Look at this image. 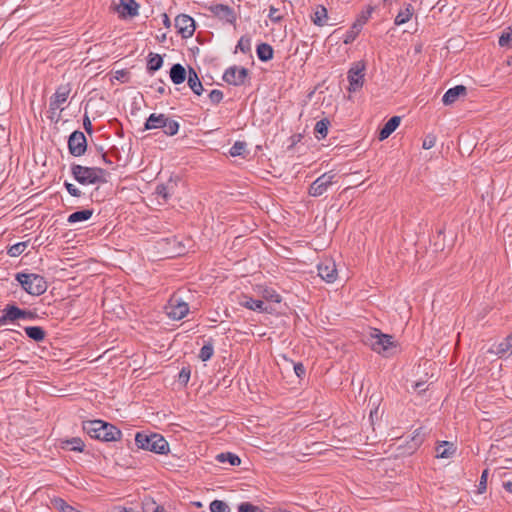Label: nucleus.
I'll use <instances>...</instances> for the list:
<instances>
[{"mask_svg": "<svg viewBox=\"0 0 512 512\" xmlns=\"http://www.w3.org/2000/svg\"><path fill=\"white\" fill-rule=\"evenodd\" d=\"M139 5L135 0H120L118 12L123 16L134 17L138 15Z\"/></svg>", "mask_w": 512, "mask_h": 512, "instance_id": "obj_21", "label": "nucleus"}, {"mask_svg": "<svg viewBox=\"0 0 512 512\" xmlns=\"http://www.w3.org/2000/svg\"><path fill=\"white\" fill-rule=\"evenodd\" d=\"M136 445L144 450H148L157 454H167L169 452V444L160 434H144L138 432L135 436Z\"/></svg>", "mask_w": 512, "mask_h": 512, "instance_id": "obj_3", "label": "nucleus"}, {"mask_svg": "<svg viewBox=\"0 0 512 512\" xmlns=\"http://www.w3.org/2000/svg\"><path fill=\"white\" fill-rule=\"evenodd\" d=\"M361 29H362V27H355V23H354L353 26L351 27V29L349 31H347L345 38H344V43L345 44L352 43L356 39V37L359 34Z\"/></svg>", "mask_w": 512, "mask_h": 512, "instance_id": "obj_40", "label": "nucleus"}, {"mask_svg": "<svg viewBox=\"0 0 512 512\" xmlns=\"http://www.w3.org/2000/svg\"><path fill=\"white\" fill-rule=\"evenodd\" d=\"M423 386H424V383H422V382H417V383L415 384V389H417L419 392H422V391H424V390H425V389L423 388Z\"/></svg>", "mask_w": 512, "mask_h": 512, "instance_id": "obj_57", "label": "nucleus"}, {"mask_svg": "<svg viewBox=\"0 0 512 512\" xmlns=\"http://www.w3.org/2000/svg\"><path fill=\"white\" fill-rule=\"evenodd\" d=\"M223 96V92L218 89H214L209 93V99L215 105L219 104L222 101Z\"/></svg>", "mask_w": 512, "mask_h": 512, "instance_id": "obj_43", "label": "nucleus"}, {"mask_svg": "<svg viewBox=\"0 0 512 512\" xmlns=\"http://www.w3.org/2000/svg\"><path fill=\"white\" fill-rule=\"evenodd\" d=\"M373 8L369 7L366 11L362 12L360 17L355 22V27H362L372 14Z\"/></svg>", "mask_w": 512, "mask_h": 512, "instance_id": "obj_41", "label": "nucleus"}, {"mask_svg": "<svg viewBox=\"0 0 512 512\" xmlns=\"http://www.w3.org/2000/svg\"><path fill=\"white\" fill-rule=\"evenodd\" d=\"M401 118L399 116L391 117L379 132V140L383 141L387 139L400 125Z\"/></svg>", "mask_w": 512, "mask_h": 512, "instance_id": "obj_22", "label": "nucleus"}, {"mask_svg": "<svg viewBox=\"0 0 512 512\" xmlns=\"http://www.w3.org/2000/svg\"><path fill=\"white\" fill-rule=\"evenodd\" d=\"M83 126H84V129L86 130V132L88 134H92V132H93L92 124H91V121H90L88 116L84 117V119H83Z\"/></svg>", "mask_w": 512, "mask_h": 512, "instance_id": "obj_53", "label": "nucleus"}, {"mask_svg": "<svg viewBox=\"0 0 512 512\" xmlns=\"http://www.w3.org/2000/svg\"><path fill=\"white\" fill-rule=\"evenodd\" d=\"M499 45L501 47H512V30L509 29L508 31H504L501 36L499 37L498 41Z\"/></svg>", "mask_w": 512, "mask_h": 512, "instance_id": "obj_37", "label": "nucleus"}, {"mask_svg": "<svg viewBox=\"0 0 512 512\" xmlns=\"http://www.w3.org/2000/svg\"><path fill=\"white\" fill-rule=\"evenodd\" d=\"M35 317H36V315H35L34 312L21 309L20 319H30V320H33V319H35Z\"/></svg>", "mask_w": 512, "mask_h": 512, "instance_id": "obj_52", "label": "nucleus"}, {"mask_svg": "<svg viewBox=\"0 0 512 512\" xmlns=\"http://www.w3.org/2000/svg\"><path fill=\"white\" fill-rule=\"evenodd\" d=\"M71 173L75 180L82 185L97 184L105 182V170L98 167H86L74 164Z\"/></svg>", "mask_w": 512, "mask_h": 512, "instance_id": "obj_2", "label": "nucleus"}, {"mask_svg": "<svg viewBox=\"0 0 512 512\" xmlns=\"http://www.w3.org/2000/svg\"><path fill=\"white\" fill-rule=\"evenodd\" d=\"M487 476H488V470H484V471L482 472L481 479H480V490H481L482 488H483V489H485V488H486Z\"/></svg>", "mask_w": 512, "mask_h": 512, "instance_id": "obj_54", "label": "nucleus"}, {"mask_svg": "<svg viewBox=\"0 0 512 512\" xmlns=\"http://www.w3.org/2000/svg\"><path fill=\"white\" fill-rule=\"evenodd\" d=\"M467 88L463 85H457L453 88L448 89L443 95L442 101L445 105L453 104L459 96H465Z\"/></svg>", "mask_w": 512, "mask_h": 512, "instance_id": "obj_19", "label": "nucleus"}, {"mask_svg": "<svg viewBox=\"0 0 512 512\" xmlns=\"http://www.w3.org/2000/svg\"><path fill=\"white\" fill-rule=\"evenodd\" d=\"M102 158L106 161V155L102 154Z\"/></svg>", "mask_w": 512, "mask_h": 512, "instance_id": "obj_62", "label": "nucleus"}, {"mask_svg": "<svg viewBox=\"0 0 512 512\" xmlns=\"http://www.w3.org/2000/svg\"><path fill=\"white\" fill-rule=\"evenodd\" d=\"M166 314L173 320H180L184 318L189 312V306L186 302L181 301L175 296L171 297L168 305L165 307Z\"/></svg>", "mask_w": 512, "mask_h": 512, "instance_id": "obj_10", "label": "nucleus"}, {"mask_svg": "<svg viewBox=\"0 0 512 512\" xmlns=\"http://www.w3.org/2000/svg\"><path fill=\"white\" fill-rule=\"evenodd\" d=\"M156 193L158 196L162 197L164 200H167L170 196L168 186L158 185L156 188Z\"/></svg>", "mask_w": 512, "mask_h": 512, "instance_id": "obj_47", "label": "nucleus"}, {"mask_svg": "<svg viewBox=\"0 0 512 512\" xmlns=\"http://www.w3.org/2000/svg\"><path fill=\"white\" fill-rule=\"evenodd\" d=\"M240 304L245 308L257 312H270L272 310L271 307L265 305L264 301L259 299H253L252 297L248 296H244Z\"/></svg>", "mask_w": 512, "mask_h": 512, "instance_id": "obj_17", "label": "nucleus"}, {"mask_svg": "<svg viewBox=\"0 0 512 512\" xmlns=\"http://www.w3.org/2000/svg\"><path fill=\"white\" fill-rule=\"evenodd\" d=\"M209 11L220 21L228 24H235L237 13L235 9L226 4H214L209 6Z\"/></svg>", "mask_w": 512, "mask_h": 512, "instance_id": "obj_9", "label": "nucleus"}, {"mask_svg": "<svg viewBox=\"0 0 512 512\" xmlns=\"http://www.w3.org/2000/svg\"><path fill=\"white\" fill-rule=\"evenodd\" d=\"M256 52L258 58L264 62L271 60L274 54L272 46L267 43L259 44L257 46Z\"/></svg>", "mask_w": 512, "mask_h": 512, "instance_id": "obj_25", "label": "nucleus"}, {"mask_svg": "<svg viewBox=\"0 0 512 512\" xmlns=\"http://www.w3.org/2000/svg\"><path fill=\"white\" fill-rule=\"evenodd\" d=\"M16 280L30 295L39 296L46 292L48 285L45 278L34 273H17Z\"/></svg>", "mask_w": 512, "mask_h": 512, "instance_id": "obj_4", "label": "nucleus"}, {"mask_svg": "<svg viewBox=\"0 0 512 512\" xmlns=\"http://www.w3.org/2000/svg\"><path fill=\"white\" fill-rule=\"evenodd\" d=\"M268 17L272 22H280L283 18L282 14L280 13L278 8H275L274 6H270L269 9V15Z\"/></svg>", "mask_w": 512, "mask_h": 512, "instance_id": "obj_45", "label": "nucleus"}, {"mask_svg": "<svg viewBox=\"0 0 512 512\" xmlns=\"http://www.w3.org/2000/svg\"><path fill=\"white\" fill-rule=\"evenodd\" d=\"M436 137L434 135H428L423 141L422 147L426 150L431 149L435 146Z\"/></svg>", "mask_w": 512, "mask_h": 512, "instance_id": "obj_48", "label": "nucleus"}, {"mask_svg": "<svg viewBox=\"0 0 512 512\" xmlns=\"http://www.w3.org/2000/svg\"><path fill=\"white\" fill-rule=\"evenodd\" d=\"M190 378V370L187 368H182V370L179 373V379L185 383L189 381Z\"/></svg>", "mask_w": 512, "mask_h": 512, "instance_id": "obj_51", "label": "nucleus"}, {"mask_svg": "<svg viewBox=\"0 0 512 512\" xmlns=\"http://www.w3.org/2000/svg\"><path fill=\"white\" fill-rule=\"evenodd\" d=\"M159 250L168 258L181 255L184 252V246L175 237L165 238L158 242Z\"/></svg>", "mask_w": 512, "mask_h": 512, "instance_id": "obj_14", "label": "nucleus"}, {"mask_svg": "<svg viewBox=\"0 0 512 512\" xmlns=\"http://www.w3.org/2000/svg\"><path fill=\"white\" fill-rule=\"evenodd\" d=\"M503 487L507 492L512 493V482L511 481L504 482Z\"/></svg>", "mask_w": 512, "mask_h": 512, "instance_id": "obj_56", "label": "nucleus"}, {"mask_svg": "<svg viewBox=\"0 0 512 512\" xmlns=\"http://www.w3.org/2000/svg\"><path fill=\"white\" fill-rule=\"evenodd\" d=\"M263 297L267 300V301H270V302H274V303H280L281 301V297L279 294H277L275 291L273 290H265L264 291V294H263Z\"/></svg>", "mask_w": 512, "mask_h": 512, "instance_id": "obj_44", "label": "nucleus"}, {"mask_svg": "<svg viewBox=\"0 0 512 512\" xmlns=\"http://www.w3.org/2000/svg\"><path fill=\"white\" fill-rule=\"evenodd\" d=\"M71 84L65 83L61 84L57 87L54 95L50 98L49 107L51 110L55 111L57 109L63 110L61 105L65 103L71 93Z\"/></svg>", "mask_w": 512, "mask_h": 512, "instance_id": "obj_15", "label": "nucleus"}, {"mask_svg": "<svg viewBox=\"0 0 512 512\" xmlns=\"http://www.w3.org/2000/svg\"><path fill=\"white\" fill-rule=\"evenodd\" d=\"M63 444L65 445L64 447H66L67 449L77 452H82L85 446L84 442L78 437L68 439L64 441Z\"/></svg>", "mask_w": 512, "mask_h": 512, "instance_id": "obj_34", "label": "nucleus"}, {"mask_svg": "<svg viewBox=\"0 0 512 512\" xmlns=\"http://www.w3.org/2000/svg\"><path fill=\"white\" fill-rule=\"evenodd\" d=\"M328 14L327 9L324 6H317L313 16L312 21L317 26H324L327 24Z\"/></svg>", "mask_w": 512, "mask_h": 512, "instance_id": "obj_26", "label": "nucleus"}, {"mask_svg": "<svg viewBox=\"0 0 512 512\" xmlns=\"http://www.w3.org/2000/svg\"><path fill=\"white\" fill-rule=\"evenodd\" d=\"M336 174L332 172H326L319 176L309 187V195L312 197H319L323 195L329 186L334 182Z\"/></svg>", "mask_w": 512, "mask_h": 512, "instance_id": "obj_7", "label": "nucleus"}, {"mask_svg": "<svg viewBox=\"0 0 512 512\" xmlns=\"http://www.w3.org/2000/svg\"><path fill=\"white\" fill-rule=\"evenodd\" d=\"M83 430L91 438L104 442L118 441L122 437V432L116 426L102 420L83 422Z\"/></svg>", "mask_w": 512, "mask_h": 512, "instance_id": "obj_1", "label": "nucleus"}, {"mask_svg": "<svg viewBox=\"0 0 512 512\" xmlns=\"http://www.w3.org/2000/svg\"><path fill=\"white\" fill-rule=\"evenodd\" d=\"M68 149L71 155L79 157L86 152L87 140L83 132L74 131L68 139Z\"/></svg>", "mask_w": 512, "mask_h": 512, "instance_id": "obj_11", "label": "nucleus"}, {"mask_svg": "<svg viewBox=\"0 0 512 512\" xmlns=\"http://www.w3.org/2000/svg\"><path fill=\"white\" fill-rule=\"evenodd\" d=\"M158 92H159L160 94H163V93L165 92L164 87H162V86H161V87H159V88H158Z\"/></svg>", "mask_w": 512, "mask_h": 512, "instance_id": "obj_59", "label": "nucleus"}, {"mask_svg": "<svg viewBox=\"0 0 512 512\" xmlns=\"http://www.w3.org/2000/svg\"><path fill=\"white\" fill-rule=\"evenodd\" d=\"M247 77L248 69L238 66L229 67L223 75L224 81L234 86L243 85Z\"/></svg>", "mask_w": 512, "mask_h": 512, "instance_id": "obj_13", "label": "nucleus"}, {"mask_svg": "<svg viewBox=\"0 0 512 512\" xmlns=\"http://www.w3.org/2000/svg\"><path fill=\"white\" fill-rule=\"evenodd\" d=\"M216 459L220 463H224L228 461L232 466H239L241 464V459L233 453H220L216 456Z\"/></svg>", "mask_w": 512, "mask_h": 512, "instance_id": "obj_32", "label": "nucleus"}, {"mask_svg": "<svg viewBox=\"0 0 512 512\" xmlns=\"http://www.w3.org/2000/svg\"><path fill=\"white\" fill-rule=\"evenodd\" d=\"M442 234H443V231H442V230H439V232H438V237H440Z\"/></svg>", "mask_w": 512, "mask_h": 512, "instance_id": "obj_61", "label": "nucleus"}, {"mask_svg": "<svg viewBox=\"0 0 512 512\" xmlns=\"http://www.w3.org/2000/svg\"><path fill=\"white\" fill-rule=\"evenodd\" d=\"M237 48L240 49L243 53H246L250 50V41L249 39H245L242 37L237 44Z\"/></svg>", "mask_w": 512, "mask_h": 512, "instance_id": "obj_49", "label": "nucleus"}, {"mask_svg": "<svg viewBox=\"0 0 512 512\" xmlns=\"http://www.w3.org/2000/svg\"><path fill=\"white\" fill-rule=\"evenodd\" d=\"M371 348L381 354L386 353L392 347H394V342L392 340V336L383 334L379 330L375 329L373 333H371Z\"/></svg>", "mask_w": 512, "mask_h": 512, "instance_id": "obj_8", "label": "nucleus"}, {"mask_svg": "<svg viewBox=\"0 0 512 512\" xmlns=\"http://www.w3.org/2000/svg\"><path fill=\"white\" fill-rule=\"evenodd\" d=\"M163 17V25L167 28H169L171 26V21H170V18L168 17V15L166 13H164L162 15Z\"/></svg>", "mask_w": 512, "mask_h": 512, "instance_id": "obj_55", "label": "nucleus"}, {"mask_svg": "<svg viewBox=\"0 0 512 512\" xmlns=\"http://www.w3.org/2000/svg\"><path fill=\"white\" fill-rule=\"evenodd\" d=\"M163 129V132L168 136L177 134L179 130V123L170 119L164 114L152 113L145 122V130Z\"/></svg>", "mask_w": 512, "mask_h": 512, "instance_id": "obj_5", "label": "nucleus"}, {"mask_svg": "<svg viewBox=\"0 0 512 512\" xmlns=\"http://www.w3.org/2000/svg\"><path fill=\"white\" fill-rule=\"evenodd\" d=\"M4 355H3V349L0 347V359L3 358Z\"/></svg>", "mask_w": 512, "mask_h": 512, "instance_id": "obj_60", "label": "nucleus"}, {"mask_svg": "<svg viewBox=\"0 0 512 512\" xmlns=\"http://www.w3.org/2000/svg\"><path fill=\"white\" fill-rule=\"evenodd\" d=\"M145 512H148L147 510ZM152 512H165L163 507H156Z\"/></svg>", "mask_w": 512, "mask_h": 512, "instance_id": "obj_58", "label": "nucleus"}, {"mask_svg": "<svg viewBox=\"0 0 512 512\" xmlns=\"http://www.w3.org/2000/svg\"><path fill=\"white\" fill-rule=\"evenodd\" d=\"M294 371L298 377H303L305 375V367L302 363L294 364Z\"/></svg>", "mask_w": 512, "mask_h": 512, "instance_id": "obj_50", "label": "nucleus"}, {"mask_svg": "<svg viewBox=\"0 0 512 512\" xmlns=\"http://www.w3.org/2000/svg\"><path fill=\"white\" fill-rule=\"evenodd\" d=\"M2 312L3 314L0 316V326L20 319L21 309L15 305H7Z\"/></svg>", "mask_w": 512, "mask_h": 512, "instance_id": "obj_20", "label": "nucleus"}, {"mask_svg": "<svg viewBox=\"0 0 512 512\" xmlns=\"http://www.w3.org/2000/svg\"><path fill=\"white\" fill-rule=\"evenodd\" d=\"M413 7L411 4H407L403 10H400L397 16L395 17V25L399 26L405 24L410 20L413 15Z\"/></svg>", "mask_w": 512, "mask_h": 512, "instance_id": "obj_28", "label": "nucleus"}, {"mask_svg": "<svg viewBox=\"0 0 512 512\" xmlns=\"http://www.w3.org/2000/svg\"><path fill=\"white\" fill-rule=\"evenodd\" d=\"M329 125H330V121L326 118L322 119L316 123L314 131H315L316 137L318 139L326 138V136L328 134Z\"/></svg>", "mask_w": 512, "mask_h": 512, "instance_id": "obj_31", "label": "nucleus"}, {"mask_svg": "<svg viewBox=\"0 0 512 512\" xmlns=\"http://www.w3.org/2000/svg\"><path fill=\"white\" fill-rule=\"evenodd\" d=\"M64 185L71 196L80 197L82 195V192L72 183L65 182Z\"/></svg>", "mask_w": 512, "mask_h": 512, "instance_id": "obj_46", "label": "nucleus"}, {"mask_svg": "<svg viewBox=\"0 0 512 512\" xmlns=\"http://www.w3.org/2000/svg\"><path fill=\"white\" fill-rule=\"evenodd\" d=\"M366 65L364 61L355 62L348 71L349 91L355 92L363 86L364 71Z\"/></svg>", "mask_w": 512, "mask_h": 512, "instance_id": "obj_6", "label": "nucleus"}, {"mask_svg": "<svg viewBox=\"0 0 512 512\" xmlns=\"http://www.w3.org/2000/svg\"><path fill=\"white\" fill-rule=\"evenodd\" d=\"M163 59L159 54H149L148 62H147V69L149 71L155 72L159 70L162 67Z\"/></svg>", "mask_w": 512, "mask_h": 512, "instance_id": "obj_33", "label": "nucleus"}, {"mask_svg": "<svg viewBox=\"0 0 512 512\" xmlns=\"http://www.w3.org/2000/svg\"><path fill=\"white\" fill-rule=\"evenodd\" d=\"M175 27L182 38H190L195 32V21L187 14H180L175 18Z\"/></svg>", "mask_w": 512, "mask_h": 512, "instance_id": "obj_12", "label": "nucleus"}, {"mask_svg": "<svg viewBox=\"0 0 512 512\" xmlns=\"http://www.w3.org/2000/svg\"><path fill=\"white\" fill-rule=\"evenodd\" d=\"M93 215L92 209H84L80 211H76L68 216V222L69 223H77L81 221L89 220Z\"/></svg>", "mask_w": 512, "mask_h": 512, "instance_id": "obj_27", "label": "nucleus"}, {"mask_svg": "<svg viewBox=\"0 0 512 512\" xmlns=\"http://www.w3.org/2000/svg\"><path fill=\"white\" fill-rule=\"evenodd\" d=\"M187 76L185 68L177 63L174 64L170 69V78L174 84H181L185 81Z\"/></svg>", "mask_w": 512, "mask_h": 512, "instance_id": "obj_24", "label": "nucleus"}, {"mask_svg": "<svg viewBox=\"0 0 512 512\" xmlns=\"http://www.w3.org/2000/svg\"><path fill=\"white\" fill-rule=\"evenodd\" d=\"M489 352L497 355L500 358L512 355V334L503 339V341H501L495 349L491 348Z\"/></svg>", "mask_w": 512, "mask_h": 512, "instance_id": "obj_18", "label": "nucleus"}, {"mask_svg": "<svg viewBox=\"0 0 512 512\" xmlns=\"http://www.w3.org/2000/svg\"><path fill=\"white\" fill-rule=\"evenodd\" d=\"M188 85L190 89L198 96L201 95L204 90L198 74L193 68H189L188 71Z\"/></svg>", "mask_w": 512, "mask_h": 512, "instance_id": "obj_23", "label": "nucleus"}, {"mask_svg": "<svg viewBox=\"0 0 512 512\" xmlns=\"http://www.w3.org/2000/svg\"><path fill=\"white\" fill-rule=\"evenodd\" d=\"M213 353H214L213 345H212V343L209 342L201 348L200 353H199V358L202 361H208L213 356Z\"/></svg>", "mask_w": 512, "mask_h": 512, "instance_id": "obj_36", "label": "nucleus"}, {"mask_svg": "<svg viewBox=\"0 0 512 512\" xmlns=\"http://www.w3.org/2000/svg\"><path fill=\"white\" fill-rule=\"evenodd\" d=\"M437 457L439 458H449L455 453V447L452 443L443 442V444L439 445L436 448Z\"/></svg>", "mask_w": 512, "mask_h": 512, "instance_id": "obj_30", "label": "nucleus"}, {"mask_svg": "<svg viewBox=\"0 0 512 512\" xmlns=\"http://www.w3.org/2000/svg\"><path fill=\"white\" fill-rule=\"evenodd\" d=\"M318 275L327 283H333L337 278L336 264L331 259H324L317 265Z\"/></svg>", "mask_w": 512, "mask_h": 512, "instance_id": "obj_16", "label": "nucleus"}, {"mask_svg": "<svg viewBox=\"0 0 512 512\" xmlns=\"http://www.w3.org/2000/svg\"><path fill=\"white\" fill-rule=\"evenodd\" d=\"M246 151V143L241 141H236L233 146L230 148V155L235 156H241Z\"/></svg>", "mask_w": 512, "mask_h": 512, "instance_id": "obj_38", "label": "nucleus"}, {"mask_svg": "<svg viewBox=\"0 0 512 512\" xmlns=\"http://www.w3.org/2000/svg\"><path fill=\"white\" fill-rule=\"evenodd\" d=\"M25 332L29 338L37 342L43 341L46 336L44 329L39 326L26 327Z\"/></svg>", "mask_w": 512, "mask_h": 512, "instance_id": "obj_29", "label": "nucleus"}, {"mask_svg": "<svg viewBox=\"0 0 512 512\" xmlns=\"http://www.w3.org/2000/svg\"><path fill=\"white\" fill-rule=\"evenodd\" d=\"M211 512H230L228 504L221 500H214L210 503Z\"/></svg>", "mask_w": 512, "mask_h": 512, "instance_id": "obj_35", "label": "nucleus"}, {"mask_svg": "<svg viewBox=\"0 0 512 512\" xmlns=\"http://www.w3.org/2000/svg\"><path fill=\"white\" fill-rule=\"evenodd\" d=\"M238 512H263V510L249 502H244L238 506Z\"/></svg>", "mask_w": 512, "mask_h": 512, "instance_id": "obj_42", "label": "nucleus"}, {"mask_svg": "<svg viewBox=\"0 0 512 512\" xmlns=\"http://www.w3.org/2000/svg\"><path fill=\"white\" fill-rule=\"evenodd\" d=\"M26 248H27V244L25 242H19V243L12 245L8 249V254L11 257H17V256L21 255L25 251Z\"/></svg>", "mask_w": 512, "mask_h": 512, "instance_id": "obj_39", "label": "nucleus"}]
</instances>
